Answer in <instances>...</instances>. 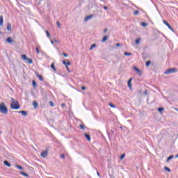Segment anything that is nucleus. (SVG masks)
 Masks as SVG:
<instances>
[{
    "label": "nucleus",
    "instance_id": "a878e982",
    "mask_svg": "<svg viewBox=\"0 0 178 178\" xmlns=\"http://www.w3.org/2000/svg\"><path fill=\"white\" fill-rule=\"evenodd\" d=\"M158 111H159V112L160 113H162V112H163V111H164V108H158Z\"/></svg>",
    "mask_w": 178,
    "mask_h": 178
},
{
    "label": "nucleus",
    "instance_id": "7c9ffc66",
    "mask_svg": "<svg viewBox=\"0 0 178 178\" xmlns=\"http://www.w3.org/2000/svg\"><path fill=\"white\" fill-rule=\"evenodd\" d=\"M15 168H17V169H19V170L23 169V167H22L21 165H16Z\"/></svg>",
    "mask_w": 178,
    "mask_h": 178
},
{
    "label": "nucleus",
    "instance_id": "5701e85b",
    "mask_svg": "<svg viewBox=\"0 0 178 178\" xmlns=\"http://www.w3.org/2000/svg\"><path fill=\"white\" fill-rule=\"evenodd\" d=\"M46 34H47V38H51V34L49 33V32L48 31H46Z\"/></svg>",
    "mask_w": 178,
    "mask_h": 178
},
{
    "label": "nucleus",
    "instance_id": "b1692460",
    "mask_svg": "<svg viewBox=\"0 0 178 178\" xmlns=\"http://www.w3.org/2000/svg\"><path fill=\"white\" fill-rule=\"evenodd\" d=\"M126 156V154H122L121 156H120V159H121V161L122 160H123V159H124V157Z\"/></svg>",
    "mask_w": 178,
    "mask_h": 178
},
{
    "label": "nucleus",
    "instance_id": "412c9836",
    "mask_svg": "<svg viewBox=\"0 0 178 178\" xmlns=\"http://www.w3.org/2000/svg\"><path fill=\"white\" fill-rule=\"evenodd\" d=\"M51 69H53V70H54V72H56V68H55V64L52 63L51 65Z\"/></svg>",
    "mask_w": 178,
    "mask_h": 178
},
{
    "label": "nucleus",
    "instance_id": "e433bc0d",
    "mask_svg": "<svg viewBox=\"0 0 178 178\" xmlns=\"http://www.w3.org/2000/svg\"><path fill=\"white\" fill-rule=\"evenodd\" d=\"M49 105H50V106H54V102H49Z\"/></svg>",
    "mask_w": 178,
    "mask_h": 178
},
{
    "label": "nucleus",
    "instance_id": "37998d69",
    "mask_svg": "<svg viewBox=\"0 0 178 178\" xmlns=\"http://www.w3.org/2000/svg\"><path fill=\"white\" fill-rule=\"evenodd\" d=\"M144 94H145V95H148V92H147V90H145Z\"/></svg>",
    "mask_w": 178,
    "mask_h": 178
},
{
    "label": "nucleus",
    "instance_id": "a211bd4d",
    "mask_svg": "<svg viewBox=\"0 0 178 178\" xmlns=\"http://www.w3.org/2000/svg\"><path fill=\"white\" fill-rule=\"evenodd\" d=\"M4 165H6V166H8V168H10V163H9L8 161H4Z\"/></svg>",
    "mask_w": 178,
    "mask_h": 178
},
{
    "label": "nucleus",
    "instance_id": "2eb2a0df",
    "mask_svg": "<svg viewBox=\"0 0 178 178\" xmlns=\"http://www.w3.org/2000/svg\"><path fill=\"white\" fill-rule=\"evenodd\" d=\"M7 30L10 31L12 30V25L10 24H7Z\"/></svg>",
    "mask_w": 178,
    "mask_h": 178
},
{
    "label": "nucleus",
    "instance_id": "f257e3e1",
    "mask_svg": "<svg viewBox=\"0 0 178 178\" xmlns=\"http://www.w3.org/2000/svg\"><path fill=\"white\" fill-rule=\"evenodd\" d=\"M11 109H20V106L19 105V102L17 100H15V99L11 98V104H10Z\"/></svg>",
    "mask_w": 178,
    "mask_h": 178
},
{
    "label": "nucleus",
    "instance_id": "7ed1b4c3",
    "mask_svg": "<svg viewBox=\"0 0 178 178\" xmlns=\"http://www.w3.org/2000/svg\"><path fill=\"white\" fill-rule=\"evenodd\" d=\"M178 70L176 67L170 68L165 72V74H170V73H177Z\"/></svg>",
    "mask_w": 178,
    "mask_h": 178
},
{
    "label": "nucleus",
    "instance_id": "864d4df0",
    "mask_svg": "<svg viewBox=\"0 0 178 178\" xmlns=\"http://www.w3.org/2000/svg\"><path fill=\"white\" fill-rule=\"evenodd\" d=\"M97 176H99V172H97Z\"/></svg>",
    "mask_w": 178,
    "mask_h": 178
},
{
    "label": "nucleus",
    "instance_id": "8fccbe9b",
    "mask_svg": "<svg viewBox=\"0 0 178 178\" xmlns=\"http://www.w3.org/2000/svg\"><path fill=\"white\" fill-rule=\"evenodd\" d=\"M80 127H81V129H84V126H83V125H81V126H80Z\"/></svg>",
    "mask_w": 178,
    "mask_h": 178
},
{
    "label": "nucleus",
    "instance_id": "9d476101",
    "mask_svg": "<svg viewBox=\"0 0 178 178\" xmlns=\"http://www.w3.org/2000/svg\"><path fill=\"white\" fill-rule=\"evenodd\" d=\"M3 26V17L0 16V26L2 27Z\"/></svg>",
    "mask_w": 178,
    "mask_h": 178
},
{
    "label": "nucleus",
    "instance_id": "cd10ccee",
    "mask_svg": "<svg viewBox=\"0 0 178 178\" xmlns=\"http://www.w3.org/2000/svg\"><path fill=\"white\" fill-rule=\"evenodd\" d=\"M164 170H167V172H169V173L171 172L170 169L168 167H164Z\"/></svg>",
    "mask_w": 178,
    "mask_h": 178
},
{
    "label": "nucleus",
    "instance_id": "a19ab883",
    "mask_svg": "<svg viewBox=\"0 0 178 178\" xmlns=\"http://www.w3.org/2000/svg\"><path fill=\"white\" fill-rule=\"evenodd\" d=\"M63 55L65 58H67V54H66L65 53H63Z\"/></svg>",
    "mask_w": 178,
    "mask_h": 178
},
{
    "label": "nucleus",
    "instance_id": "20e7f679",
    "mask_svg": "<svg viewBox=\"0 0 178 178\" xmlns=\"http://www.w3.org/2000/svg\"><path fill=\"white\" fill-rule=\"evenodd\" d=\"M21 58L23 60H26L28 62V63L31 64L33 63V60L30 58H28L27 56H26V54H23L21 56Z\"/></svg>",
    "mask_w": 178,
    "mask_h": 178
},
{
    "label": "nucleus",
    "instance_id": "bb28decb",
    "mask_svg": "<svg viewBox=\"0 0 178 178\" xmlns=\"http://www.w3.org/2000/svg\"><path fill=\"white\" fill-rule=\"evenodd\" d=\"M108 40V36H104L102 39V42H105Z\"/></svg>",
    "mask_w": 178,
    "mask_h": 178
},
{
    "label": "nucleus",
    "instance_id": "0eeeda50",
    "mask_svg": "<svg viewBox=\"0 0 178 178\" xmlns=\"http://www.w3.org/2000/svg\"><path fill=\"white\" fill-rule=\"evenodd\" d=\"M63 64L65 65V67H67L68 66H70V65H72V63L69 61V60H63Z\"/></svg>",
    "mask_w": 178,
    "mask_h": 178
},
{
    "label": "nucleus",
    "instance_id": "603ef678",
    "mask_svg": "<svg viewBox=\"0 0 178 178\" xmlns=\"http://www.w3.org/2000/svg\"><path fill=\"white\" fill-rule=\"evenodd\" d=\"M174 109H175V111H177V112H178V108H175Z\"/></svg>",
    "mask_w": 178,
    "mask_h": 178
},
{
    "label": "nucleus",
    "instance_id": "79ce46f5",
    "mask_svg": "<svg viewBox=\"0 0 178 178\" xmlns=\"http://www.w3.org/2000/svg\"><path fill=\"white\" fill-rule=\"evenodd\" d=\"M57 26L58 27H60V23H59V22H57Z\"/></svg>",
    "mask_w": 178,
    "mask_h": 178
},
{
    "label": "nucleus",
    "instance_id": "c03bdc74",
    "mask_svg": "<svg viewBox=\"0 0 178 178\" xmlns=\"http://www.w3.org/2000/svg\"><path fill=\"white\" fill-rule=\"evenodd\" d=\"M104 9L105 10H108V7L104 6Z\"/></svg>",
    "mask_w": 178,
    "mask_h": 178
},
{
    "label": "nucleus",
    "instance_id": "6ab92c4d",
    "mask_svg": "<svg viewBox=\"0 0 178 178\" xmlns=\"http://www.w3.org/2000/svg\"><path fill=\"white\" fill-rule=\"evenodd\" d=\"M95 47H97V44H92L90 47V50L92 51V49H94V48H95Z\"/></svg>",
    "mask_w": 178,
    "mask_h": 178
},
{
    "label": "nucleus",
    "instance_id": "c85d7f7f",
    "mask_svg": "<svg viewBox=\"0 0 178 178\" xmlns=\"http://www.w3.org/2000/svg\"><path fill=\"white\" fill-rule=\"evenodd\" d=\"M33 105L34 108H37V106H38L37 102H33Z\"/></svg>",
    "mask_w": 178,
    "mask_h": 178
},
{
    "label": "nucleus",
    "instance_id": "4c0bfd02",
    "mask_svg": "<svg viewBox=\"0 0 178 178\" xmlns=\"http://www.w3.org/2000/svg\"><path fill=\"white\" fill-rule=\"evenodd\" d=\"M60 158H61L62 159H64V158H65V154H61V155H60Z\"/></svg>",
    "mask_w": 178,
    "mask_h": 178
},
{
    "label": "nucleus",
    "instance_id": "f8f14e48",
    "mask_svg": "<svg viewBox=\"0 0 178 178\" xmlns=\"http://www.w3.org/2000/svg\"><path fill=\"white\" fill-rule=\"evenodd\" d=\"M140 42H141V38H138L135 40V44L136 45H139L140 44Z\"/></svg>",
    "mask_w": 178,
    "mask_h": 178
},
{
    "label": "nucleus",
    "instance_id": "aec40b11",
    "mask_svg": "<svg viewBox=\"0 0 178 178\" xmlns=\"http://www.w3.org/2000/svg\"><path fill=\"white\" fill-rule=\"evenodd\" d=\"M173 158H175V156L171 155L170 156L168 159H167V162H169L170 161V159H173Z\"/></svg>",
    "mask_w": 178,
    "mask_h": 178
},
{
    "label": "nucleus",
    "instance_id": "423d86ee",
    "mask_svg": "<svg viewBox=\"0 0 178 178\" xmlns=\"http://www.w3.org/2000/svg\"><path fill=\"white\" fill-rule=\"evenodd\" d=\"M94 17V15H90L84 17V22H87L88 20H91V19Z\"/></svg>",
    "mask_w": 178,
    "mask_h": 178
},
{
    "label": "nucleus",
    "instance_id": "ddd939ff",
    "mask_svg": "<svg viewBox=\"0 0 178 178\" xmlns=\"http://www.w3.org/2000/svg\"><path fill=\"white\" fill-rule=\"evenodd\" d=\"M19 113H21V115H22V116H27V112H26L24 111H19Z\"/></svg>",
    "mask_w": 178,
    "mask_h": 178
},
{
    "label": "nucleus",
    "instance_id": "9b49d317",
    "mask_svg": "<svg viewBox=\"0 0 178 178\" xmlns=\"http://www.w3.org/2000/svg\"><path fill=\"white\" fill-rule=\"evenodd\" d=\"M164 24H165V26H167L168 27V29H170V30H172V27L170 26V25L169 24V23H168V22L163 20V21Z\"/></svg>",
    "mask_w": 178,
    "mask_h": 178
},
{
    "label": "nucleus",
    "instance_id": "f03ea898",
    "mask_svg": "<svg viewBox=\"0 0 178 178\" xmlns=\"http://www.w3.org/2000/svg\"><path fill=\"white\" fill-rule=\"evenodd\" d=\"M0 113H3V115H6L8 113V108L3 102L0 104Z\"/></svg>",
    "mask_w": 178,
    "mask_h": 178
},
{
    "label": "nucleus",
    "instance_id": "473e14b6",
    "mask_svg": "<svg viewBox=\"0 0 178 178\" xmlns=\"http://www.w3.org/2000/svg\"><path fill=\"white\" fill-rule=\"evenodd\" d=\"M32 84L33 87H37V83H35V81H33Z\"/></svg>",
    "mask_w": 178,
    "mask_h": 178
},
{
    "label": "nucleus",
    "instance_id": "72a5a7b5",
    "mask_svg": "<svg viewBox=\"0 0 178 178\" xmlns=\"http://www.w3.org/2000/svg\"><path fill=\"white\" fill-rule=\"evenodd\" d=\"M124 55L127 56H130V55H131V53H127V52H124Z\"/></svg>",
    "mask_w": 178,
    "mask_h": 178
},
{
    "label": "nucleus",
    "instance_id": "49530a36",
    "mask_svg": "<svg viewBox=\"0 0 178 178\" xmlns=\"http://www.w3.org/2000/svg\"><path fill=\"white\" fill-rule=\"evenodd\" d=\"M81 90H86V87L85 86H82L81 87Z\"/></svg>",
    "mask_w": 178,
    "mask_h": 178
},
{
    "label": "nucleus",
    "instance_id": "dca6fc26",
    "mask_svg": "<svg viewBox=\"0 0 178 178\" xmlns=\"http://www.w3.org/2000/svg\"><path fill=\"white\" fill-rule=\"evenodd\" d=\"M133 81V79H130L128 81V86L129 87V88H131V81Z\"/></svg>",
    "mask_w": 178,
    "mask_h": 178
},
{
    "label": "nucleus",
    "instance_id": "393cba45",
    "mask_svg": "<svg viewBox=\"0 0 178 178\" xmlns=\"http://www.w3.org/2000/svg\"><path fill=\"white\" fill-rule=\"evenodd\" d=\"M141 26H143V27H147V26H148V24H147L145 22H142Z\"/></svg>",
    "mask_w": 178,
    "mask_h": 178
},
{
    "label": "nucleus",
    "instance_id": "2f4dec72",
    "mask_svg": "<svg viewBox=\"0 0 178 178\" xmlns=\"http://www.w3.org/2000/svg\"><path fill=\"white\" fill-rule=\"evenodd\" d=\"M145 65H146L147 67H148V66H149V65H151V61L150 60L147 61Z\"/></svg>",
    "mask_w": 178,
    "mask_h": 178
},
{
    "label": "nucleus",
    "instance_id": "ea45409f",
    "mask_svg": "<svg viewBox=\"0 0 178 178\" xmlns=\"http://www.w3.org/2000/svg\"><path fill=\"white\" fill-rule=\"evenodd\" d=\"M36 52L38 53V54H40V50L38 49V47H36Z\"/></svg>",
    "mask_w": 178,
    "mask_h": 178
},
{
    "label": "nucleus",
    "instance_id": "c9c22d12",
    "mask_svg": "<svg viewBox=\"0 0 178 178\" xmlns=\"http://www.w3.org/2000/svg\"><path fill=\"white\" fill-rule=\"evenodd\" d=\"M134 15H138V10H136L134 13Z\"/></svg>",
    "mask_w": 178,
    "mask_h": 178
},
{
    "label": "nucleus",
    "instance_id": "1a4fd4ad",
    "mask_svg": "<svg viewBox=\"0 0 178 178\" xmlns=\"http://www.w3.org/2000/svg\"><path fill=\"white\" fill-rule=\"evenodd\" d=\"M6 41L8 42V44H12V42H13V38H8Z\"/></svg>",
    "mask_w": 178,
    "mask_h": 178
},
{
    "label": "nucleus",
    "instance_id": "4be33fe9",
    "mask_svg": "<svg viewBox=\"0 0 178 178\" xmlns=\"http://www.w3.org/2000/svg\"><path fill=\"white\" fill-rule=\"evenodd\" d=\"M20 174L22 175V176H25V177H29V175H27L26 172H20Z\"/></svg>",
    "mask_w": 178,
    "mask_h": 178
},
{
    "label": "nucleus",
    "instance_id": "f3484780",
    "mask_svg": "<svg viewBox=\"0 0 178 178\" xmlns=\"http://www.w3.org/2000/svg\"><path fill=\"white\" fill-rule=\"evenodd\" d=\"M36 76H37V77H38V79H39V80H40V81H42V80H44V79L42 78V76L38 75V73H36Z\"/></svg>",
    "mask_w": 178,
    "mask_h": 178
},
{
    "label": "nucleus",
    "instance_id": "de8ad7c7",
    "mask_svg": "<svg viewBox=\"0 0 178 178\" xmlns=\"http://www.w3.org/2000/svg\"><path fill=\"white\" fill-rule=\"evenodd\" d=\"M61 106H62V108H65V104H62Z\"/></svg>",
    "mask_w": 178,
    "mask_h": 178
},
{
    "label": "nucleus",
    "instance_id": "c756f323",
    "mask_svg": "<svg viewBox=\"0 0 178 178\" xmlns=\"http://www.w3.org/2000/svg\"><path fill=\"white\" fill-rule=\"evenodd\" d=\"M108 105L111 106V108H116V106L112 103H109Z\"/></svg>",
    "mask_w": 178,
    "mask_h": 178
},
{
    "label": "nucleus",
    "instance_id": "58836bf2",
    "mask_svg": "<svg viewBox=\"0 0 178 178\" xmlns=\"http://www.w3.org/2000/svg\"><path fill=\"white\" fill-rule=\"evenodd\" d=\"M54 42H56V44H59V41H58L56 39L54 40Z\"/></svg>",
    "mask_w": 178,
    "mask_h": 178
},
{
    "label": "nucleus",
    "instance_id": "5fc2aeb1",
    "mask_svg": "<svg viewBox=\"0 0 178 178\" xmlns=\"http://www.w3.org/2000/svg\"><path fill=\"white\" fill-rule=\"evenodd\" d=\"M0 34H1V31H0Z\"/></svg>",
    "mask_w": 178,
    "mask_h": 178
},
{
    "label": "nucleus",
    "instance_id": "09e8293b",
    "mask_svg": "<svg viewBox=\"0 0 178 178\" xmlns=\"http://www.w3.org/2000/svg\"><path fill=\"white\" fill-rule=\"evenodd\" d=\"M116 47H120V44L117 43V44H116Z\"/></svg>",
    "mask_w": 178,
    "mask_h": 178
},
{
    "label": "nucleus",
    "instance_id": "a18cd8bd",
    "mask_svg": "<svg viewBox=\"0 0 178 178\" xmlns=\"http://www.w3.org/2000/svg\"><path fill=\"white\" fill-rule=\"evenodd\" d=\"M50 42H51V44H52V45H54V40H50Z\"/></svg>",
    "mask_w": 178,
    "mask_h": 178
},
{
    "label": "nucleus",
    "instance_id": "6e6552de",
    "mask_svg": "<svg viewBox=\"0 0 178 178\" xmlns=\"http://www.w3.org/2000/svg\"><path fill=\"white\" fill-rule=\"evenodd\" d=\"M134 70H135L139 76H141V70L140 69L137 68V67H134Z\"/></svg>",
    "mask_w": 178,
    "mask_h": 178
},
{
    "label": "nucleus",
    "instance_id": "39448f33",
    "mask_svg": "<svg viewBox=\"0 0 178 178\" xmlns=\"http://www.w3.org/2000/svg\"><path fill=\"white\" fill-rule=\"evenodd\" d=\"M47 156H48V150H44L40 154V156H42V158H47Z\"/></svg>",
    "mask_w": 178,
    "mask_h": 178
},
{
    "label": "nucleus",
    "instance_id": "f704fd0d",
    "mask_svg": "<svg viewBox=\"0 0 178 178\" xmlns=\"http://www.w3.org/2000/svg\"><path fill=\"white\" fill-rule=\"evenodd\" d=\"M66 69L67 72H69V73H72V71H70V70L69 69V67H66Z\"/></svg>",
    "mask_w": 178,
    "mask_h": 178
},
{
    "label": "nucleus",
    "instance_id": "3c124183",
    "mask_svg": "<svg viewBox=\"0 0 178 178\" xmlns=\"http://www.w3.org/2000/svg\"><path fill=\"white\" fill-rule=\"evenodd\" d=\"M108 31V29H104V33H106Z\"/></svg>",
    "mask_w": 178,
    "mask_h": 178
},
{
    "label": "nucleus",
    "instance_id": "4468645a",
    "mask_svg": "<svg viewBox=\"0 0 178 178\" xmlns=\"http://www.w3.org/2000/svg\"><path fill=\"white\" fill-rule=\"evenodd\" d=\"M84 136L86 137V138L88 140V141H91V137H90V136L87 134H84Z\"/></svg>",
    "mask_w": 178,
    "mask_h": 178
}]
</instances>
